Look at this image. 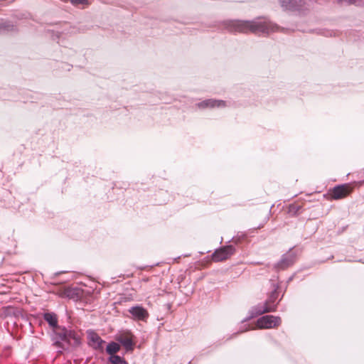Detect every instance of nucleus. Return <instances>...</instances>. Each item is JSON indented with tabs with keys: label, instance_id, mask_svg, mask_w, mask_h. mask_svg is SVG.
<instances>
[{
	"label": "nucleus",
	"instance_id": "nucleus-1",
	"mask_svg": "<svg viewBox=\"0 0 364 364\" xmlns=\"http://www.w3.org/2000/svg\"><path fill=\"white\" fill-rule=\"evenodd\" d=\"M234 31L239 33H248L252 32L255 33H269L272 28L273 32L278 31L279 27L274 24L263 18H259L255 21H238L233 23Z\"/></svg>",
	"mask_w": 364,
	"mask_h": 364
},
{
	"label": "nucleus",
	"instance_id": "nucleus-2",
	"mask_svg": "<svg viewBox=\"0 0 364 364\" xmlns=\"http://www.w3.org/2000/svg\"><path fill=\"white\" fill-rule=\"evenodd\" d=\"M55 335L62 341L67 342L73 347H77L81 343L80 336L74 331H68L65 328H58L55 331Z\"/></svg>",
	"mask_w": 364,
	"mask_h": 364
},
{
	"label": "nucleus",
	"instance_id": "nucleus-3",
	"mask_svg": "<svg viewBox=\"0 0 364 364\" xmlns=\"http://www.w3.org/2000/svg\"><path fill=\"white\" fill-rule=\"evenodd\" d=\"M354 189L351 183L338 185L328 191V196L331 200H341L350 196Z\"/></svg>",
	"mask_w": 364,
	"mask_h": 364
},
{
	"label": "nucleus",
	"instance_id": "nucleus-4",
	"mask_svg": "<svg viewBox=\"0 0 364 364\" xmlns=\"http://www.w3.org/2000/svg\"><path fill=\"white\" fill-rule=\"evenodd\" d=\"M135 337L129 331H123L118 333L115 339L120 343L127 352H132L136 345Z\"/></svg>",
	"mask_w": 364,
	"mask_h": 364
},
{
	"label": "nucleus",
	"instance_id": "nucleus-5",
	"mask_svg": "<svg viewBox=\"0 0 364 364\" xmlns=\"http://www.w3.org/2000/svg\"><path fill=\"white\" fill-rule=\"evenodd\" d=\"M281 324V318L277 316L267 315L260 317L256 322L257 328H273Z\"/></svg>",
	"mask_w": 364,
	"mask_h": 364
},
{
	"label": "nucleus",
	"instance_id": "nucleus-6",
	"mask_svg": "<svg viewBox=\"0 0 364 364\" xmlns=\"http://www.w3.org/2000/svg\"><path fill=\"white\" fill-rule=\"evenodd\" d=\"M235 252V249L232 245L223 246L216 250L212 255L213 262H219L229 259Z\"/></svg>",
	"mask_w": 364,
	"mask_h": 364
},
{
	"label": "nucleus",
	"instance_id": "nucleus-7",
	"mask_svg": "<svg viewBox=\"0 0 364 364\" xmlns=\"http://www.w3.org/2000/svg\"><path fill=\"white\" fill-rule=\"evenodd\" d=\"M87 337L89 341L88 343L92 348L100 350H103V345L105 341H103L97 333L92 331H87Z\"/></svg>",
	"mask_w": 364,
	"mask_h": 364
},
{
	"label": "nucleus",
	"instance_id": "nucleus-8",
	"mask_svg": "<svg viewBox=\"0 0 364 364\" xmlns=\"http://www.w3.org/2000/svg\"><path fill=\"white\" fill-rule=\"evenodd\" d=\"M199 109L224 107L226 106L225 101L214 99H208L196 105Z\"/></svg>",
	"mask_w": 364,
	"mask_h": 364
},
{
	"label": "nucleus",
	"instance_id": "nucleus-9",
	"mask_svg": "<svg viewBox=\"0 0 364 364\" xmlns=\"http://www.w3.org/2000/svg\"><path fill=\"white\" fill-rule=\"evenodd\" d=\"M129 312L137 320L145 321L149 316L146 309L140 306H136L130 308Z\"/></svg>",
	"mask_w": 364,
	"mask_h": 364
},
{
	"label": "nucleus",
	"instance_id": "nucleus-10",
	"mask_svg": "<svg viewBox=\"0 0 364 364\" xmlns=\"http://www.w3.org/2000/svg\"><path fill=\"white\" fill-rule=\"evenodd\" d=\"M277 299L276 294L273 293L270 298L264 303L262 309L259 310L258 313L262 314L267 312H273L276 311V306L273 304L274 300Z\"/></svg>",
	"mask_w": 364,
	"mask_h": 364
},
{
	"label": "nucleus",
	"instance_id": "nucleus-11",
	"mask_svg": "<svg viewBox=\"0 0 364 364\" xmlns=\"http://www.w3.org/2000/svg\"><path fill=\"white\" fill-rule=\"evenodd\" d=\"M43 318L46 321L48 324L53 328V331L55 333V331L58 328H61L58 326V317L54 313H46L43 315Z\"/></svg>",
	"mask_w": 364,
	"mask_h": 364
},
{
	"label": "nucleus",
	"instance_id": "nucleus-12",
	"mask_svg": "<svg viewBox=\"0 0 364 364\" xmlns=\"http://www.w3.org/2000/svg\"><path fill=\"white\" fill-rule=\"evenodd\" d=\"M120 350V346L117 343L111 342L108 344L106 348L107 353L111 356L115 355L114 354L119 352Z\"/></svg>",
	"mask_w": 364,
	"mask_h": 364
},
{
	"label": "nucleus",
	"instance_id": "nucleus-13",
	"mask_svg": "<svg viewBox=\"0 0 364 364\" xmlns=\"http://www.w3.org/2000/svg\"><path fill=\"white\" fill-rule=\"evenodd\" d=\"M301 208H302V205L299 203H294L290 204L288 206L287 213L290 215L294 216L299 212V210L301 209Z\"/></svg>",
	"mask_w": 364,
	"mask_h": 364
},
{
	"label": "nucleus",
	"instance_id": "nucleus-14",
	"mask_svg": "<svg viewBox=\"0 0 364 364\" xmlns=\"http://www.w3.org/2000/svg\"><path fill=\"white\" fill-rule=\"evenodd\" d=\"M109 360L112 364H129L124 358L119 355L110 356Z\"/></svg>",
	"mask_w": 364,
	"mask_h": 364
},
{
	"label": "nucleus",
	"instance_id": "nucleus-15",
	"mask_svg": "<svg viewBox=\"0 0 364 364\" xmlns=\"http://www.w3.org/2000/svg\"><path fill=\"white\" fill-rule=\"evenodd\" d=\"M295 3H296V1H282V6L286 10L294 11V7Z\"/></svg>",
	"mask_w": 364,
	"mask_h": 364
},
{
	"label": "nucleus",
	"instance_id": "nucleus-16",
	"mask_svg": "<svg viewBox=\"0 0 364 364\" xmlns=\"http://www.w3.org/2000/svg\"><path fill=\"white\" fill-rule=\"evenodd\" d=\"M72 3L75 6H78L79 4H83V3H86V4H88V1H72Z\"/></svg>",
	"mask_w": 364,
	"mask_h": 364
},
{
	"label": "nucleus",
	"instance_id": "nucleus-17",
	"mask_svg": "<svg viewBox=\"0 0 364 364\" xmlns=\"http://www.w3.org/2000/svg\"><path fill=\"white\" fill-rule=\"evenodd\" d=\"M54 345L58 348H63L62 343L60 341H55Z\"/></svg>",
	"mask_w": 364,
	"mask_h": 364
},
{
	"label": "nucleus",
	"instance_id": "nucleus-18",
	"mask_svg": "<svg viewBox=\"0 0 364 364\" xmlns=\"http://www.w3.org/2000/svg\"><path fill=\"white\" fill-rule=\"evenodd\" d=\"M283 263H284V261H282V262H281V264H279V265H280L282 268H284V266H283V264H282Z\"/></svg>",
	"mask_w": 364,
	"mask_h": 364
},
{
	"label": "nucleus",
	"instance_id": "nucleus-19",
	"mask_svg": "<svg viewBox=\"0 0 364 364\" xmlns=\"http://www.w3.org/2000/svg\"><path fill=\"white\" fill-rule=\"evenodd\" d=\"M283 263H284V261H282V262H281V264H279V265H280L282 268H284V266H283V264H282Z\"/></svg>",
	"mask_w": 364,
	"mask_h": 364
},
{
	"label": "nucleus",
	"instance_id": "nucleus-20",
	"mask_svg": "<svg viewBox=\"0 0 364 364\" xmlns=\"http://www.w3.org/2000/svg\"><path fill=\"white\" fill-rule=\"evenodd\" d=\"M283 263H284V261H282V262H281V264H279V265H280L282 268H284V266H283V264H282Z\"/></svg>",
	"mask_w": 364,
	"mask_h": 364
}]
</instances>
